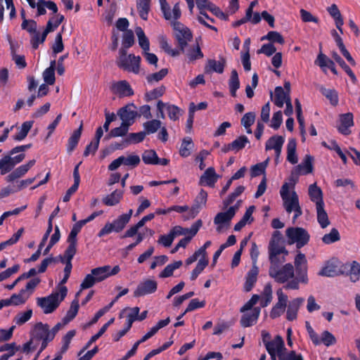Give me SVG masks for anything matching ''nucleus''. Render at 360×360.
<instances>
[{"instance_id":"8","label":"nucleus","mask_w":360,"mask_h":360,"mask_svg":"<svg viewBox=\"0 0 360 360\" xmlns=\"http://www.w3.org/2000/svg\"><path fill=\"white\" fill-rule=\"evenodd\" d=\"M129 221L122 216H119L112 223L108 222L98 233V237H103L105 235L109 234L112 231L116 233L121 232L126 226Z\"/></svg>"},{"instance_id":"41","label":"nucleus","mask_w":360,"mask_h":360,"mask_svg":"<svg viewBox=\"0 0 360 360\" xmlns=\"http://www.w3.org/2000/svg\"><path fill=\"white\" fill-rule=\"evenodd\" d=\"M110 269L108 265L94 268L91 270V273L95 277L96 282H101L108 277V271Z\"/></svg>"},{"instance_id":"63","label":"nucleus","mask_w":360,"mask_h":360,"mask_svg":"<svg viewBox=\"0 0 360 360\" xmlns=\"http://www.w3.org/2000/svg\"><path fill=\"white\" fill-rule=\"evenodd\" d=\"M321 344L323 343L327 347L335 344L336 339L335 336L328 330H324L321 334V338L320 339Z\"/></svg>"},{"instance_id":"9","label":"nucleus","mask_w":360,"mask_h":360,"mask_svg":"<svg viewBox=\"0 0 360 360\" xmlns=\"http://www.w3.org/2000/svg\"><path fill=\"white\" fill-rule=\"evenodd\" d=\"M158 283L155 280L146 279L141 282L134 292L135 297H143L152 294L157 290Z\"/></svg>"},{"instance_id":"60","label":"nucleus","mask_w":360,"mask_h":360,"mask_svg":"<svg viewBox=\"0 0 360 360\" xmlns=\"http://www.w3.org/2000/svg\"><path fill=\"white\" fill-rule=\"evenodd\" d=\"M296 273V278L302 283H308L307 265L294 268Z\"/></svg>"},{"instance_id":"48","label":"nucleus","mask_w":360,"mask_h":360,"mask_svg":"<svg viewBox=\"0 0 360 360\" xmlns=\"http://www.w3.org/2000/svg\"><path fill=\"white\" fill-rule=\"evenodd\" d=\"M28 171L23 165L15 169L6 177L7 182H12L23 176Z\"/></svg>"},{"instance_id":"6","label":"nucleus","mask_w":360,"mask_h":360,"mask_svg":"<svg viewBox=\"0 0 360 360\" xmlns=\"http://www.w3.org/2000/svg\"><path fill=\"white\" fill-rule=\"evenodd\" d=\"M289 184L285 183L281 188L280 195L283 201V207L288 213H291L295 207L299 205V198L295 191L290 195Z\"/></svg>"},{"instance_id":"23","label":"nucleus","mask_w":360,"mask_h":360,"mask_svg":"<svg viewBox=\"0 0 360 360\" xmlns=\"http://www.w3.org/2000/svg\"><path fill=\"white\" fill-rule=\"evenodd\" d=\"M225 65L226 59L223 57L220 58L219 61L214 59H210L207 61V65L205 66V72H209L210 71H213L221 74L224 72Z\"/></svg>"},{"instance_id":"62","label":"nucleus","mask_w":360,"mask_h":360,"mask_svg":"<svg viewBox=\"0 0 360 360\" xmlns=\"http://www.w3.org/2000/svg\"><path fill=\"white\" fill-rule=\"evenodd\" d=\"M120 157L122 158V165L131 166L132 167H136L141 162L140 158L137 155H129L128 157L122 155Z\"/></svg>"},{"instance_id":"36","label":"nucleus","mask_w":360,"mask_h":360,"mask_svg":"<svg viewBox=\"0 0 360 360\" xmlns=\"http://www.w3.org/2000/svg\"><path fill=\"white\" fill-rule=\"evenodd\" d=\"M284 138L282 136L275 135L270 137L266 142V150H274L280 147H283L284 143Z\"/></svg>"},{"instance_id":"35","label":"nucleus","mask_w":360,"mask_h":360,"mask_svg":"<svg viewBox=\"0 0 360 360\" xmlns=\"http://www.w3.org/2000/svg\"><path fill=\"white\" fill-rule=\"evenodd\" d=\"M317 213V221L319 223L322 229L326 228L329 224L330 221L328 219V214L324 210V204L316 206Z\"/></svg>"},{"instance_id":"5","label":"nucleus","mask_w":360,"mask_h":360,"mask_svg":"<svg viewBox=\"0 0 360 360\" xmlns=\"http://www.w3.org/2000/svg\"><path fill=\"white\" fill-rule=\"evenodd\" d=\"M173 29L175 32V38L178 42V46L182 53H184L188 43L193 39V34L189 28L178 21L173 22Z\"/></svg>"},{"instance_id":"61","label":"nucleus","mask_w":360,"mask_h":360,"mask_svg":"<svg viewBox=\"0 0 360 360\" xmlns=\"http://www.w3.org/2000/svg\"><path fill=\"white\" fill-rule=\"evenodd\" d=\"M21 28L32 34L37 32V23L34 20H25L22 22Z\"/></svg>"},{"instance_id":"39","label":"nucleus","mask_w":360,"mask_h":360,"mask_svg":"<svg viewBox=\"0 0 360 360\" xmlns=\"http://www.w3.org/2000/svg\"><path fill=\"white\" fill-rule=\"evenodd\" d=\"M194 144L191 137H185L181 143L179 154L183 158H187L191 155V150L193 148Z\"/></svg>"},{"instance_id":"58","label":"nucleus","mask_w":360,"mask_h":360,"mask_svg":"<svg viewBox=\"0 0 360 360\" xmlns=\"http://www.w3.org/2000/svg\"><path fill=\"white\" fill-rule=\"evenodd\" d=\"M167 74L168 69L162 68L159 72L148 75L146 77V79L148 83H153V82H159L162 80Z\"/></svg>"},{"instance_id":"40","label":"nucleus","mask_w":360,"mask_h":360,"mask_svg":"<svg viewBox=\"0 0 360 360\" xmlns=\"http://www.w3.org/2000/svg\"><path fill=\"white\" fill-rule=\"evenodd\" d=\"M146 137V132L140 131L137 133H129L127 137L123 139V143L127 145L135 144L142 142Z\"/></svg>"},{"instance_id":"29","label":"nucleus","mask_w":360,"mask_h":360,"mask_svg":"<svg viewBox=\"0 0 360 360\" xmlns=\"http://www.w3.org/2000/svg\"><path fill=\"white\" fill-rule=\"evenodd\" d=\"M129 129V126L122 122L120 127L112 129L110 132L105 135L104 139L109 140L115 137L124 136L128 134Z\"/></svg>"},{"instance_id":"45","label":"nucleus","mask_w":360,"mask_h":360,"mask_svg":"<svg viewBox=\"0 0 360 360\" xmlns=\"http://www.w3.org/2000/svg\"><path fill=\"white\" fill-rule=\"evenodd\" d=\"M338 274L337 266L333 263L330 262H328L319 272V276L327 277H333Z\"/></svg>"},{"instance_id":"46","label":"nucleus","mask_w":360,"mask_h":360,"mask_svg":"<svg viewBox=\"0 0 360 360\" xmlns=\"http://www.w3.org/2000/svg\"><path fill=\"white\" fill-rule=\"evenodd\" d=\"M182 266V262L181 260L176 261L172 264L167 265L162 271L160 274V278H168L173 275L174 271L180 268Z\"/></svg>"},{"instance_id":"13","label":"nucleus","mask_w":360,"mask_h":360,"mask_svg":"<svg viewBox=\"0 0 360 360\" xmlns=\"http://www.w3.org/2000/svg\"><path fill=\"white\" fill-rule=\"evenodd\" d=\"M314 158L310 155H306L303 162L298 165L295 169L292 172V176L300 174H308L313 172V162Z\"/></svg>"},{"instance_id":"15","label":"nucleus","mask_w":360,"mask_h":360,"mask_svg":"<svg viewBox=\"0 0 360 360\" xmlns=\"http://www.w3.org/2000/svg\"><path fill=\"white\" fill-rule=\"evenodd\" d=\"M155 217L154 213H150L146 216H144L141 220H139L136 224L131 226L129 229H127L124 235L122 236V238H131L137 233L139 229L143 227L147 221H149L153 219Z\"/></svg>"},{"instance_id":"37","label":"nucleus","mask_w":360,"mask_h":360,"mask_svg":"<svg viewBox=\"0 0 360 360\" xmlns=\"http://www.w3.org/2000/svg\"><path fill=\"white\" fill-rule=\"evenodd\" d=\"M33 123V121H26L23 122L21 125L20 131L15 136H13V140L20 141L25 139L30 130L32 127Z\"/></svg>"},{"instance_id":"32","label":"nucleus","mask_w":360,"mask_h":360,"mask_svg":"<svg viewBox=\"0 0 360 360\" xmlns=\"http://www.w3.org/2000/svg\"><path fill=\"white\" fill-rule=\"evenodd\" d=\"M34 329V338L38 340L44 339L46 336H48L50 334L49 326L47 323L39 322L35 324Z\"/></svg>"},{"instance_id":"59","label":"nucleus","mask_w":360,"mask_h":360,"mask_svg":"<svg viewBox=\"0 0 360 360\" xmlns=\"http://www.w3.org/2000/svg\"><path fill=\"white\" fill-rule=\"evenodd\" d=\"M32 315V310L28 309L25 312L18 314L14 318V321L17 325L21 326L28 321L31 319Z\"/></svg>"},{"instance_id":"21","label":"nucleus","mask_w":360,"mask_h":360,"mask_svg":"<svg viewBox=\"0 0 360 360\" xmlns=\"http://www.w3.org/2000/svg\"><path fill=\"white\" fill-rule=\"evenodd\" d=\"M113 89L115 92L118 94L120 97L131 96L134 94L129 84L125 80L115 83L113 85Z\"/></svg>"},{"instance_id":"19","label":"nucleus","mask_w":360,"mask_h":360,"mask_svg":"<svg viewBox=\"0 0 360 360\" xmlns=\"http://www.w3.org/2000/svg\"><path fill=\"white\" fill-rule=\"evenodd\" d=\"M258 273V267L256 265H252V267L247 273L245 276V281L243 287L244 291L250 292L252 289L254 285L257 282Z\"/></svg>"},{"instance_id":"52","label":"nucleus","mask_w":360,"mask_h":360,"mask_svg":"<svg viewBox=\"0 0 360 360\" xmlns=\"http://www.w3.org/2000/svg\"><path fill=\"white\" fill-rule=\"evenodd\" d=\"M208 263H209V261H208L207 259H206V258H201L198 261L195 268L191 272V277H190L191 280V281H195L198 278L199 274L208 265Z\"/></svg>"},{"instance_id":"10","label":"nucleus","mask_w":360,"mask_h":360,"mask_svg":"<svg viewBox=\"0 0 360 360\" xmlns=\"http://www.w3.org/2000/svg\"><path fill=\"white\" fill-rule=\"evenodd\" d=\"M269 261L270 264H274L278 262H285V257H283V259L280 260L278 256L281 254L284 255H288V251L284 246L280 247L278 242L276 243L274 240H271L269 245Z\"/></svg>"},{"instance_id":"51","label":"nucleus","mask_w":360,"mask_h":360,"mask_svg":"<svg viewBox=\"0 0 360 360\" xmlns=\"http://www.w3.org/2000/svg\"><path fill=\"white\" fill-rule=\"evenodd\" d=\"M350 269L349 271V276L352 282H356L359 280L360 276V264L356 261H353L349 264Z\"/></svg>"},{"instance_id":"31","label":"nucleus","mask_w":360,"mask_h":360,"mask_svg":"<svg viewBox=\"0 0 360 360\" xmlns=\"http://www.w3.org/2000/svg\"><path fill=\"white\" fill-rule=\"evenodd\" d=\"M319 90L330 101L332 105L336 106L338 104L339 98L337 91L333 89H326L322 85L319 86Z\"/></svg>"},{"instance_id":"3","label":"nucleus","mask_w":360,"mask_h":360,"mask_svg":"<svg viewBox=\"0 0 360 360\" xmlns=\"http://www.w3.org/2000/svg\"><path fill=\"white\" fill-rule=\"evenodd\" d=\"M282 263L271 264L269 269V276L278 283H285L289 279L292 278L295 275V269L292 264L287 263L280 268Z\"/></svg>"},{"instance_id":"7","label":"nucleus","mask_w":360,"mask_h":360,"mask_svg":"<svg viewBox=\"0 0 360 360\" xmlns=\"http://www.w3.org/2000/svg\"><path fill=\"white\" fill-rule=\"evenodd\" d=\"M137 108L134 103H129L126 105L120 108L117 115L122 120V122L131 126L137 117H139V112L136 110Z\"/></svg>"},{"instance_id":"57","label":"nucleus","mask_w":360,"mask_h":360,"mask_svg":"<svg viewBox=\"0 0 360 360\" xmlns=\"http://www.w3.org/2000/svg\"><path fill=\"white\" fill-rule=\"evenodd\" d=\"M77 253V247L68 245L67 249L65 250L63 255H58V258L61 263H64L65 261H72L74 256Z\"/></svg>"},{"instance_id":"49","label":"nucleus","mask_w":360,"mask_h":360,"mask_svg":"<svg viewBox=\"0 0 360 360\" xmlns=\"http://www.w3.org/2000/svg\"><path fill=\"white\" fill-rule=\"evenodd\" d=\"M340 240V233L335 228L332 229L329 233H326L322 237L323 243L327 245L334 243Z\"/></svg>"},{"instance_id":"55","label":"nucleus","mask_w":360,"mask_h":360,"mask_svg":"<svg viewBox=\"0 0 360 360\" xmlns=\"http://www.w3.org/2000/svg\"><path fill=\"white\" fill-rule=\"evenodd\" d=\"M248 143H250V141L248 137L245 135H241L231 142L233 150L235 152L240 151L243 150Z\"/></svg>"},{"instance_id":"33","label":"nucleus","mask_w":360,"mask_h":360,"mask_svg":"<svg viewBox=\"0 0 360 360\" xmlns=\"http://www.w3.org/2000/svg\"><path fill=\"white\" fill-rule=\"evenodd\" d=\"M150 0H137L136 7L140 18L143 20H148V13L150 11Z\"/></svg>"},{"instance_id":"28","label":"nucleus","mask_w":360,"mask_h":360,"mask_svg":"<svg viewBox=\"0 0 360 360\" xmlns=\"http://www.w3.org/2000/svg\"><path fill=\"white\" fill-rule=\"evenodd\" d=\"M202 222L201 219L197 220L194 224H192L191 236H186V237L181 239L177 243L181 248H185L191 239L197 234L199 229L202 226Z\"/></svg>"},{"instance_id":"50","label":"nucleus","mask_w":360,"mask_h":360,"mask_svg":"<svg viewBox=\"0 0 360 360\" xmlns=\"http://www.w3.org/2000/svg\"><path fill=\"white\" fill-rule=\"evenodd\" d=\"M245 188L244 186H238L233 192L231 193L228 197L223 201L224 207H227L229 205L232 204L236 198L240 196L245 191Z\"/></svg>"},{"instance_id":"16","label":"nucleus","mask_w":360,"mask_h":360,"mask_svg":"<svg viewBox=\"0 0 360 360\" xmlns=\"http://www.w3.org/2000/svg\"><path fill=\"white\" fill-rule=\"evenodd\" d=\"M304 302V298L297 297L289 302L286 312V319L288 321H292L297 319L298 310Z\"/></svg>"},{"instance_id":"56","label":"nucleus","mask_w":360,"mask_h":360,"mask_svg":"<svg viewBox=\"0 0 360 360\" xmlns=\"http://www.w3.org/2000/svg\"><path fill=\"white\" fill-rule=\"evenodd\" d=\"M267 39L273 43L283 44L285 42L283 37L276 31H270L267 34L262 38V40Z\"/></svg>"},{"instance_id":"25","label":"nucleus","mask_w":360,"mask_h":360,"mask_svg":"<svg viewBox=\"0 0 360 360\" xmlns=\"http://www.w3.org/2000/svg\"><path fill=\"white\" fill-rule=\"evenodd\" d=\"M217 181V176L214 167H208L204 174L200 176V184H205L207 186H212Z\"/></svg>"},{"instance_id":"11","label":"nucleus","mask_w":360,"mask_h":360,"mask_svg":"<svg viewBox=\"0 0 360 360\" xmlns=\"http://www.w3.org/2000/svg\"><path fill=\"white\" fill-rule=\"evenodd\" d=\"M131 313L127 316V325L125 326V330H121L115 335H113V340L115 342H117L122 338L131 328L132 323L135 321H138V316L139 314L140 309L138 307H133L130 309Z\"/></svg>"},{"instance_id":"54","label":"nucleus","mask_w":360,"mask_h":360,"mask_svg":"<svg viewBox=\"0 0 360 360\" xmlns=\"http://www.w3.org/2000/svg\"><path fill=\"white\" fill-rule=\"evenodd\" d=\"M284 347V342L283 338L280 335L276 336L274 340L270 342H267L265 345L266 349L268 353L276 352L277 347Z\"/></svg>"},{"instance_id":"53","label":"nucleus","mask_w":360,"mask_h":360,"mask_svg":"<svg viewBox=\"0 0 360 360\" xmlns=\"http://www.w3.org/2000/svg\"><path fill=\"white\" fill-rule=\"evenodd\" d=\"M275 98L274 101V104L278 108H283L284 105V101L285 98V94L283 88L282 86H276L275 88Z\"/></svg>"},{"instance_id":"43","label":"nucleus","mask_w":360,"mask_h":360,"mask_svg":"<svg viewBox=\"0 0 360 360\" xmlns=\"http://www.w3.org/2000/svg\"><path fill=\"white\" fill-rule=\"evenodd\" d=\"M161 124V121L159 120L154 119L150 121H147L143 124L145 130L143 131L146 132V135L154 134L158 130V129L160 128Z\"/></svg>"},{"instance_id":"34","label":"nucleus","mask_w":360,"mask_h":360,"mask_svg":"<svg viewBox=\"0 0 360 360\" xmlns=\"http://www.w3.org/2000/svg\"><path fill=\"white\" fill-rule=\"evenodd\" d=\"M297 143L295 139L289 140L287 146V160L291 164L295 165L298 159L296 155Z\"/></svg>"},{"instance_id":"22","label":"nucleus","mask_w":360,"mask_h":360,"mask_svg":"<svg viewBox=\"0 0 360 360\" xmlns=\"http://www.w3.org/2000/svg\"><path fill=\"white\" fill-rule=\"evenodd\" d=\"M83 129V123L81 122L77 129L75 130L68 139L67 144V152L71 153L77 147Z\"/></svg>"},{"instance_id":"2","label":"nucleus","mask_w":360,"mask_h":360,"mask_svg":"<svg viewBox=\"0 0 360 360\" xmlns=\"http://www.w3.org/2000/svg\"><path fill=\"white\" fill-rule=\"evenodd\" d=\"M68 293L66 286H61L59 292H53L46 297H37V304L46 314L53 313L64 300Z\"/></svg>"},{"instance_id":"30","label":"nucleus","mask_w":360,"mask_h":360,"mask_svg":"<svg viewBox=\"0 0 360 360\" xmlns=\"http://www.w3.org/2000/svg\"><path fill=\"white\" fill-rule=\"evenodd\" d=\"M79 309V304L78 299L73 300L71 302L70 309L67 311L66 315L63 319V324H67L72 321L77 316Z\"/></svg>"},{"instance_id":"12","label":"nucleus","mask_w":360,"mask_h":360,"mask_svg":"<svg viewBox=\"0 0 360 360\" xmlns=\"http://www.w3.org/2000/svg\"><path fill=\"white\" fill-rule=\"evenodd\" d=\"M314 63L319 66L324 72H326V68H328L334 75H338L334 61L330 59L326 55L323 54L321 51L317 56Z\"/></svg>"},{"instance_id":"18","label":"nucleus","mask_w":360,"mask_h":360,"mask_svg":"<svg viewBox=\"0 0 360 360\" xmlns=\"http://www.w3.org/2000/svg\"><path fill=\"white\" fill-rule=\"evenodd\" d=\"M13 155H10V150L1 159L4 162L5 167L6 168L7 172H11L15 166L20 163L25 158V153H20L18 155L12 157Z\"/></svg>"},{"instance_id":"44","label":"nucleus","mask_w":360,"mask_h":360,"mask_svg":"<svg viewBox=\"0 0 360 360\" xmlns=\"http://www.w3.org/2000/svg\"><path fill=\"white\" fill-rule=\"evenodd\" d=\"M269 159L267 158L266 160L262 162L252 165L250 169L251 177H256L261 174H264L266 168L269 163Z\"/></svg>"},{"instance_id":"20","label":"nucleus","mask_w":360,"mask_h":360,"mask_svg":"<svg viewBox=\"0 0 360 360\" xmlns=\"http://www.w3.org/2000/svg\"><path fill=\"white\" fill-rule=\"evenodd\" d=\"M233 218V209L229 208L226 212H219L214 218V224L219 225L217 227L218 232L221 231V226L223 224H229Z\"/></svg>"},{"instance_id":"38","label":"nucleus","mask_w":360,"mask_h":360,"mask_svg":"<svg viewBox=\"0 0 360 360\" xmlns=\"http://www.w3.org/2000/svg\"><path fill=\"white\" fill-rule=\"evenodd\" d=\"M136 34L139 39V44L143 52L148 51L150 49V42L141 27H136Z\"/></svg>"},{"instance_id":"17","label":"nucleus","mask_w":360,"mask_h":360,"mask_svg":"<svg viewBox=\"0 0 360 360\" xmlns=\"http://www.w3.org/2000/svg\"><path fill=\"white\" fill-rule=\"evenodd\" d=\"M340 125L338 129L340 133L344 135H349L351 133L349 127L353 126V114L347 112L340 116Z\"/></svg>"},{"instance_id":"24","label":"nucleus","mask_w":360,"mask_h":360,"mask_svg":"<svg viewBox=\"0 0 360 360\" xmlns=\"http://www.w3.org/2000/svg\"><path fill=\"white\" fill-rule=\"evenodd\" d=\"M309 195L310 200L316 203V206L323 205L324 202L323 200V192L316 184H311L309 186Z\"/></svg>"},{"instance_id":"42","label":"nucleus","mask_w":360,"mask_h":360,"mask_svg":"<svg viewBox=\"0 0 360 360\" xmlns=\"http://www.w3.org/2000/svg\"><path fill=\"white\" fill-rule=\"evenodd\" d=\"M165 90L166 88L163 85L157 87L152 91L146 92L144 96V99L146 102H149L150 101L158 98L165 94Z\"/></svg>"},{"instance_id":"4","label":"nucleus","mask_w":360,"mask_h":360,"mask_svg":"<svg viewBox=\"0 0 360 360\" xmlns=\"http://www.w3.org/2000/svg\"><path fill=\"white\" fill-rule=\"evenodd\" d=\"M285 234L289 244L295 243L297 249L306 245L310 239L309 233L302 227H290L286 229Z\"/></svg>"},{"instance_id":"27","label":"nucleus","mask_w":360,"mask_h":360,"mask_svg":"<svg viewBox=\"0 0 360 360\" xmlns=\"http://www.w3.org/2000/svg\"><path fill=\"white\" fill-rule=\"evenodd\" d=\"M123 197V191L115 190L103 198V202L107 206H114L118 204Z\"/></svg>"},{"instance_id":"47","label":"nucleus","mask_w":360,"mask_h":360,"mask_svg":"<svg viewBox=\"0 0 360 360\" xmlns=\"http://www.w3.org/2000/svg\"><path fill=\"white\" fill-rule=\"evenodd\" d=\"M158 160V156L155 150L153 149L146 150L142 153V160L146 165H155Z\"/></svg>"},{"instance_id":"64","label":"nucleus","mask_w":360,"mask_h":360,"mask_svg":"<svg viewBox=\"0 0 360 360\" xmlns=\"http://www.w3.org/2000/svg\"><path fill=\"white\" fill-rule=\"evenodd\" d=\"M167 110L170 120L176 121L179 120L181 109L175 105L167 104Z\"/></svg>"},{"instance_id":"14","label":"nucleus","mask_w":360,"mask_h":360,"mask_svg":"<svg viewBox=\"0 0 360 360\" xmlns=\"http://www.w3.org/2000/svg\"><path fill=\"white\" fill-rule=\"evenodd\" d=\"M260 314V308L258 307H253L250 312L245 313L240 319V325L244 327H250L257 323Z\"/></svg>"},{"instance_id":"1","label":"nucleus","mask_w":360,"mask_h":360,"mask_svg":"<svg viewBox=\"0 0 360 360\" xmlns=\"http://www.w3.org/2000/svg\"><path fill=\"white\" fill-rule=\"evenodd\" d=\"M134 34L131 30L124 32L122 47L119 50V58L116 63L120 68L124 70L138 74L140 69L141 57L134 54L127 55V49L134 45Z\"/></svg>"},{"instance_id":"26","label":"nucleus","mask_w":360,"mask_h":360,"mask_svg":"<svg viewBox=\"0 0 360 360\" xmlns=\"http://www.w3.org/2000/svg\"><path fill=\"white\" fill-rule=\"evenodd\" d=\"M332 57L334 60L339 64V65L345 70V72L350 77L351 80L354 84H355L357 81V79L352 70V69L347 65L345 60L338 54L337 52L333 51L332 53Z\"/></svg>"}]
</instances>
